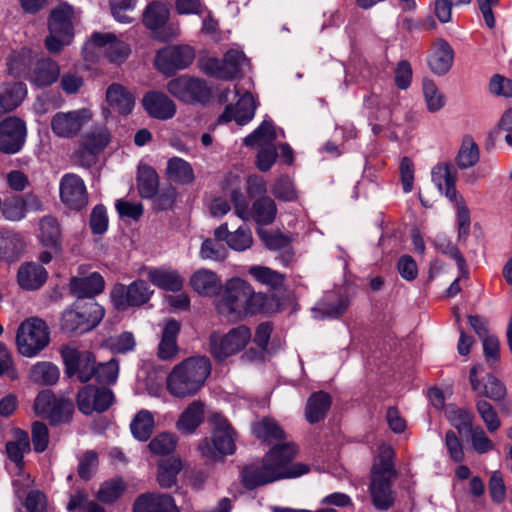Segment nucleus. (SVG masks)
Masks as SVG:
<instances>
[{
    "instance_id": "obj_1",
    "label": "nucleus",
    "mask_w": 512,
    "mask_h": 512,
    "mask_svg": "<svg viewBox=\"0 0 512 512\" xmlns=\"http://www.w3.org/2000/svg\"><path fill=\"white\" fill-rule=\"evenodd\" d=\"M217 301V311L231 322H237L256 314H272L278 311V302L263 292H256L252 285L232 277L223 286Z\"/></svg>"
},
{
    "instance_id": "obj_2",
    "label": "nucleus",
    "mask_w": 512,
    "mask_h": 512,
    "mask_svg": "<svg viewBox=\"0 0 512 512\" xmlns=\"http://www.w3.org/2000/svg\"><path fill=\"white\" fill-rule=\"evenodd\" d=\"M211 364L205 356H194L177 364L166 379L168 392L177 398L196 394L210 375Z\"/></svg>"
},
{
    "instance_id": "obj_3",
    "label": "nucleus",
    "mask_w": 512,
    "mask_h": 512,
    "mask_svg": "<svg viewBox=\"0 0 512 512\" xmlns=\"http://www.w3.org/2000/svg\"><path fill=\"white\" fill-rule=\"evenodd\" d=\"M393 456L392 448L382 447L372 466L368 490L372 505L379 511L389 510L396 501L397 494L392 489V480L396 476Z\"/></svg>"
},
{
    "instance_id": "obj_4",
    "label": "nucleus",
    "mask_w": 512,
    "mask_h": 512,
    "mask_svg": "<svg viewBox=\"0 0 512 512\" xmlns=\"http://www.w3.org/2000/svg\"><path fill=\"white\" fill-rule=\"evenodd\" d=\"M288 476V447L275 445L265 456L261 466L246 467L242 472L245 487L253 489Z\"/></svg>"
},
{
    "instance_id": "obj_5",
    "label": "nucleus",
    "mask_w": 512,
    "mask_h": 512,
    "mask_svg": "<svg viewBox=\"0 0 512 512\" xmlns=\"http://www.w3.org/2000/svg\"><path fill=\"white\" fill-rule=\"evenodd\" d=\"M211 423V438H204L198 445L201 456L207 460H216L218 457L233 454L236 450L233 428L220 415H214Z\"/></svg>"
},
{
    "instance_id": "obj_6",
    "label": "nucleus",
    "mask_w": 512,
    "mask_h": 512,
    "mask_svg": "<svg viewBox=\"0 0 512 512\" xmlns=\"http://www.w3.org/2000/svg\"><path fill=\"white\" fill-rule=\"evenodd\" d=\"M104 316V309L93 299L78 300L61 317V329L68 333H84L93 329Z\"/></svg>"
},
{
    "instance_id": "obj_7",
    "label": "nucleus",
    "mask_w": 512,
    "mask_h": 512,
    "mask_svg": "<svg viewBox=\"0 0 512 512\" xmlns=\"http://www.w3.org/2000/svg\"><path fill=\"white\" fill-rule=\"evenodd\" d=\"M127 43L119 40L112 33H93L83 47V57L86 61L96 62L100 57H106L112 63L124 62L130 54Z\"/></svg>"
},
{
    "instance_id": "obj_8",
    "label": "nucleus",
    "mask_w": 512,
    "mask_h": 512,
    "mask_svg": "<svg viewBox=\"0 0 512 512\" xmlns=\"http://www.w3.org/2000/svg\"><path fill=\"white\" fill-rule=\"evenodd\" d=\"M73 17V8L67 4L59 5L51 12L49 35L45 39V46L50 53H59L71 44L74 37Z\"/></svg>"
},
{
    "instance_id": "obj_9",
    "label": "nucleus",
    "mask_w": 512,
    "mask_h": 512,
    "mask_svg": "<svg viewBox=\"0 0 512 512\" xmlns=\"http://www.w3.org/2000/svg\"><path fill=\"white\" fill-rule=\"evenodd\" d=\"M50 342V332L46 323L37 317L23 321L16 334V343L21 355L37 356Z\"/></svg>"
},
{
    "instance_id": "obj_10",
    "label": "nucleus",
    "mask_w": 512,
    "mask_h": 512,
    "mask_svg": "<svg viewBox=\"0 0 512 512\" xmlns=\"http://www.w3.org/2000/svg\"><path fill=\"white\" fill-rule=\"evenodd\" d=\"M251 331L245 325L230 329L226 334L212 333L210 350L219 361H223L242 351L251 340Z\"/></svg>"
},
{
    "instance_id": "obj_11",
    "label": "nucleus",
    "mask_w": 512,
    "mask_h": 512,
    "mask_svg": "<svg viewBox=\"0 0 512 512\" xmlns=\"http://www.w3.org/2000/svg\"><path fill=\"white\" fill-rule=\"evenodd\" d=\"M92 117L93 114L88 108L57 112L51 118L50 127L57 137L70 139L75 137Z\"/></svg>"
},
{
    "instance_id": "obj_12",
    "label": "nucleus",
    "mask_w": 512,
    "mask_h": 512,
    "mask_svg": "<svg viewBox=\"0 0 512 512\" xmlns=\"http://www.w3.org/2000/svg\"><path fill=\"white\" fill-rule=\"evenodd\" d=\"M14 439L8 441L6 444V452L11 461L15 463V467L18 473V478L13 480L15 487V493L18 497L24 493V489L20 486L29 487L32 483L29 475H25L22 472L23 457L25 453L30 451L29 436L25 431L15 429L13 432Z\"/></svg>"
},
{
    "instance_id": "obj_13",
    "label": "nucleus",
    "mask_w": 512,
    "mask_h": 512,
    "mask_svg": "<svg viewBox=\"0 0 512 512\" xmlns=\"http://www.w3.org/2000/svg\"><path fill=\"white\" fill-rule=\"evenodd\" d=\"M61 356L65 365V373L72 377L77 375L81 382L89 381L95 374V357L89 351L78 350L73 346L61 349Z\"/></svg>"
},
{
    "instance_id": "obj_14",
    "label": "nucleus",
    "mask_w": 512,
    "mask_h": 512,
    "mask_svg": "<svg viewBox=\"0 0 512 512\" xmlns=\"http://www.w3.org/2000/svg\"><path fill=\"white\" fill-rule=\"evenodd\" d=\"M245 61L243 52L231 49L227 51L223 60L212 57L202 59L200 67L204 73L212 77L230 80L240 72Z\"/></svg>"
},
{
    "instance_id": "obj_15",
    "label": "nucleus",
    "mask_w": 512,
    "mask_h": 512,
    "mask_svg": "<svg viewBox=\"0 0 512 512\" xmlns=\"http://www.w3.org/2000/svg\"><path fill=\"white\" fill-rule=\"evenodd\" d=\"M152 294L145 281L137 280L129 285L116 284L111 291V300L117 309L124 310L147 303Z\"/></svg>"
},
{
    "instance_id": "obj_16",
    "label": "nucleus",
    "mask_w": 512,
    "mask_h": 512,
    "mask_svg": "<svg viewBox=\"0 0 512 512\" xmlns=\"http://www.w3.org/2000/svg\"><path fill=\"white\" fill-rule=\"evenodd\" d=\"M167 90L185 103L203 102L209 98L211 93L203 80L189 76H180L170 80Z\"/></svg>"
},
{
    "instance_id": "obj_17",
    "label": "nucleus",
    "mask_w": 512,
    "mask_h": 512,
    "mask_svg": "<svg viewBox=\"0 0 512 512\" xmlns=\"http://www.w3.org/2000/svg\"><path fill=\"white\" fill-rule=\"evenodd\" d=\"M169 9L161 2L150 3L143 13L144 25L153 31L156 38L166 41L179 33L176 25L168 24Z\"/></svg>"
},
{
    "instance_id": "obj_18",
    "label": "nucleus",
    "mask_w": 512,
    "mask_h": 512,
    "mask_svg": "<svg viewBox=\"0 0 512 512\" xmlns=\"http://www.w3.org/2000/svg\"><path fill=\"white\" fill-rule=\"evenodd\" d=\"M194 50L188 45L167 46L157 52L155 65L163 73L188 67L194 60Z\"/></svg>"
},
{
    "instance_id": "obj_19",
    "label": "nucleus",
    "mask_w": 512,
    "mask_h": 512,
    "mask_svg": "<svg viewBox=\"0 0 512 512\" xmlns=\"http://www.w3.org/2000/svg\"><path fill=\"white\" fill-rule=\"evenodd\" d=\"M26 125L18 117H7L0 122V151L15 154L21 150L26 138Z\"/></svg>"
},
{
    "instance_id": "obj_20",
    "label": "nucleus",
    "mask_w": 512,
    "mask_h": 512,
    "mask_svg": "<svg viewBox=\"0 0 512 512\" xmlns=\"http://www.w3.org/2000/svg\"><path fill=\"white\" fill-rule=\"evenodd\" d=\"M113 400L114 396L111 390L87 385L78 392L77 405L83 414L90 415L93 412L107 410Z\"/></svg>"
},
{
    "instance_id": "obj_21",
    "label": "nucleus",
    "mask_w": 512,
    "mask_h": 512,
    "mask_svg": "<svg viewBox=\"0 0 512 512\" xmlns=\"http://www.w3.org/2000/svg\"><path fill=\"white\" fill-rule=\"evenodd\" d=\"M349 304V297L340 289L327 291L313 308L314 318H338L346 312Z\"/></svg>"
},
{
    "instance_id": "obj_22",
    "label": "nucleus",
    "mask_w": 512,
    "mask_h": 512,
    "mask_svg": "<svg viewBox=\"0 0 512 512\" xmlns=\"http://www.w3.org/2000/svg\"><path fill=\"white\" fill-rule=\"evenodd\" d=\"M60 197L72 209L83 208L88 202L84 181L75 174L64 175L60 181Z\"/></svg>"
},
{
    "instance_id": "obj_23",
    "label": "nucleus",
    "mask_w": 512,
    "mask_h": 512,
    "mask_svg": "<svg viewBox=\"0 0 512 512\" xmlns=\"http://www.w3.org/2000/svg\"><path fill=\"white\" fill-rule=\"evenodd\" d=\"M214 237L224 240L229 248L237 252L246 251L253 245L252 231L246 224L230 232L227 223H223L214 230Z\"/></svg>"
},
{
    "instance_id": "obj_24",
    "label": "nucleus",
    "mask_w": 512,
    "mask_h": 512,
    "mask_svg": "<svg viewBox=\"0 0 512 512\" xmlns=\"http://www.w3.org/2000/svg\"><path fill=\"white\" fill-rule=\"evenodd\" d=\"M256 110V102L252 94L245 93L237 102L236 106H226L224 112L219 116L218 123H228L234 120L238 125L243 126L250 122Z\"/></svg>"
},
{
    "instance_id": "obj_25",
    "label": "nucleus",
    "mask_w": 512,
    "mask_h": 512,
    "mask_svg": "<svg viewBox=\"0 0 512 512\" xmlns=\"http://www.w3.org/2000/svg\"><path fill=\"white\" fill-rule=\"evenodd\" d=\"M189 284L195 293L205 297L217 296L224 286L216 272L205 268L196 270L190 276Z\"/></svg>"
},
{
    "instance_id": "obj_26",
    "label": "nucleus",
    "mask_w": 512,
    "mask_h": 512,
    "mask_svg": "<svg viewBox=\"0 0 512 512\" xmlns=\"http://www.w3.org/2000/svg\"><path fill=\"white\" fill-rule=\"evenodd\" d=\"M142 104L147 113L153 118L167 120L176 113L174 102L161 92L152 91L147 93L142 99Z\"/></svg>"
},
{
    "instance_id": "obj_27",
    "label": "nucleus",
    "mask_w": 512,
    "mask_h": 512,
    "mask_svg": "<svg viewBox=\"0 0 512 512\" xmlns=\"http://www.w3.org/2000/svg\"><path fill=\"white\" fill-rule=\"evenodd\" d=\"M133 512H179L173 498L167 494L147 493L137 497Z\"/></svg>"
},
{
    "instance_id": "obj_28",
    "label": "nucleus",
    "mask_w": 512,
    "mask_h": 512,
    "mask_svg": "<svg viewBox=\"0 0 512 512\" xmlns=\"http://www.w3.org/2000/svg\"><path fill=\"white\" fill-rule=\"evenodd\" d=\"M105 99L111 110L125 116L130 114L135 106L134 94L119 83L108 86Z\"/></svg>"
},
{
    "instance_id": "obj_29",
    "label": "nucleus",
    "mask_w": 512,
    "mask_h": 512,
    "mask_svg": "<svg viewBox=\"0 0 512 512\" xmlns=\"http://www.w3.org/2000/svg\"><path fill=\"white\" fill-rule=\"evenodd\" d=\"M60 76L59 64L50 59L44 58L39 60L32 71L29 73L28 80L36 87H48L55 83Z\"/></svg>"
},
{
    "instance_id": "obj_30",
    "label": "nucleus",
    "mask_w": 512,
    "mask_h": 512,
    "mask_svg": "<svg viewBox=\"0 0 512 512\" xmlns=\"http://www.w3.org/2000/svg\"><path fill=\"white\" fill-rule=\"evenodd\" d=\"M181 324L175 319H167L163 322L161 338L158 345V357L162 360H169L178 352L177 336Z\"/></svg>"
},
{
    "instance_id": "obj_31",
    "label": "nucleus",
    "mask_w": 512,
    "mask_h": 512,
    "mask_svg": "<svg viewBox=\"0 0 512 512\" xmlns=\"http://www.w3.org/2000/svg\"><path fill=\"white\" fill-rule=\"evenodd\" d=\"M147 279L156 287L171 292L181 291L184 285V279L178 271L165 267L148 269Z\"/></svg>"
},
{
    "instance_id": "obj_32",
    "label": "nucleus",
    "mask_w": 512,
    "mask_h": 512,
    "mask_svg": "<svg viewBox=\"0 0 512 512\" xmlns=\"http://www.w3.org/2000/svg\"><path fill=\"white\" fill-rule=\"evenodd\" d=\"M453 59L454 51L450 44L444 39H437L433 43L428 59L431 70L438 75H443L450 70Z\"/></svg>"
},
{
    "instance_id": "obj_33",
    "label": "nucleus",
    "mask_w": 512,
    "mask_h": 512,
    "mask_svg": "<svg viewBox=\"0 0 512 512\" xmlns=\"http://www.w3.org/2000/svg\"><path fill=\"white\" fill-rule=\"evenodd\" d=\"M279 132L284 135L283 130L278 131L271 121L264 120L251 134L244 138L243 144L254 149L276 145Z\"/></svg>"
},
{
    "instance_id": "obj_34",
    "label": "nucleus",
    "mask_w": 512,
    "mask_h": 512,
    "mask_svg": "<svg viewBox=\"0 0 512 512\" xmlns=\"http://www.w3.org/2000/svg\"><path fill=\"white\" fill-rule=\"evenodd\" d=\"M332 405L331 396L324 392H314L307 400L305 417L310 424L318 423L325 419Z\"/></svg>"
},
{
    "instance_id": "obj_35",
    "label": "nucleus",
    "mask_w": 512,
    "mask_h": 512,
    "mask_svg": "<svg viewBox=\"0 0 512 512\" xmlns=\"http://www.w3.org/2000/svg\"><path fill=\"white\" fill-rule=\"evenodd\" d=\"M205 407L201 401L191 402L180 414L176 428L182 434H192L204 419Z\"/></svg>"
},
{
    "instance_id": "obj_36",
    "label": "nucleus",
    "mask_w": 512,
    "mask_h": 512,
    "mask_svg": "<svg viewBox=\"0 0 512 512\" xmlns=\"http://www.w3.org/2000/svg\"><path fill=\"white\" fill-rule=\"evenodd\" d=\"M71 291L78 298L93 297L104 289V279L97 273L93 272L88 276L74 277L71 280Z\"/></svg>"
},
{
    "instance_id": "obj_37",
    "label": "nucleus",
    "mask_w": 512,
    "mask_h": 512,
    "mask_svg": "<svg viewBox=\"0 0 512 512\" xmlns=\"http://www.w3.org/2000/svg\"><path fill=\"white\" fill-rule=\"evenodd\" d=\"M27 87L22 82L0 83V107L5 111L16 109L26 98Z\"/></svg>"
},
{
    "instance_id": "obj_38",
    "label": "nucleus",
    "mask_w": 512,
    "mask_h": 512,
    "mask_svg": "<svg viewBox=\"0 0 512 512\" xmlns=\"http://www.w3.org/2000/svg\"><path fill=\"white\" fill-rule=\"evenodd\" d=\"M46 269L36 263H26L18 270V283L25 290H36L46 281Z\"/></svg>"
},
{
    "instance_id": "obj_39",
    "label": "nucleus",
    "mask_w": 512,
    "mask_h": 512,
    "mask_svg": "<svg viewBox=\"0 0 512 512\" xmlns=\"http://www.w3.org/2000/svg\"><path fill=\"white\" fill-rule=\"evenodd\" d=\"M28 377L34 384L52 386L58 382L60 371L52 362L39 361L31 366Z\"/></svg>"
},
{
    "instance_id": "obj_40",
    "label": "nucleus",
    "mask_w": 512,
    "mask_h": 512,
    "mask_svg": "<svg viewBox=\"0 0 512 512\" xmlns=\"http://www.w3.org/2000/svg\"><path fill=\"white\" fill-rule=\"evenodd\" d=\"M248 274L254 281L271 289L282 287L286 280L285 274L279 273L264 265L250 266L248 268Z\"/></svg>"
},
{
    "instance_id": "obj_41",
    "label": "nucleus",
    "mask_w": 512,
    "mask_h": 512,
    "mask_svg": "<svg viewBox=\"0 0 512 512\" xmlns=\"http://www.w3.org/2000/svg\"><path fill=\"white\" fill-rule=\"evenodd\" d=\"M111 136L108 129L103 126H95L82 137V146L90 154L101 152L110 142Z\"/></svg>"
},
{
    "instance_id": "obj_42",
    "label": "nucleus",
    "mask_w": 512,
    "mask_h": 512,
    "mask_svg": "<svg viewBox=\"0 0 512 512\" xmlns=\"http://www.w3.org/2000/svg\"><path fill=\"white\" fill-rule=\"evenodd\" d=\"M182 469L180 458L171 457L161 461L158 465L157 481L163 488H171L176 484L177 475Z\"/></svg>"
},
{
    "instance_id": "obj_43",
    "label": "nucleus",
    "mask_w": 512,
    "mask_h": 512,
    "mask_svg": "<svg viewBox=\"0 0 512 512\" xmlns=\"http://www.w3.org/2000/svg\"><path fill=\"white\" fill-rule=\"evenodd\" d=\"M166 174L169 180L180 184H190L194 180V172L191 165L179 157L171 158L168 161Z\"/></svg>"
},
{
    "instance_id": "obj_44",
    "label": "nucleus",
    "mask_w": 512,
    "mask_h": 512,
    "mask_svg": "<svg viewBox=\"0 0 512 512\" xmlns=\"http://www.w3.org/2000/svg\"><path fill=\"white\" fill-rule=\"evenodd\" d=\"M34 56V52L27 47L12 51L7 59L8 73L15 77L24 75Z\"/></svg>"
},
{
    "instance_id": "obj_45",
    "label": "nucleus",
    "mask_w": 512,
    "mask_h": 512,
    "mask_svg": "<svg viewBox=\"0 0 512 512\" xmlns=\"http://www.w3.org/2000/svg\"><path fill=\"white\" fill-rule=\"evenodd\" d=\"M126 489L127 484L122 478H111L100 485L96 496L100 502L111 504L120 499Z\"/></svg>"
},
{
    "instance_id": "obj_46",
    "label": "nucleus",
    "mask_w": 512,
    "mask_h": 512,
    "mask_svg": "<svg viewBox=\"0 0 512 512\" xmlns=\"http://www.w3.org/2000/svg\"><path fill=\"white\" fill-rule=\"evenodd\" d=\"M155 421L153 414L148 410H140L130 424V430L134 438L146 441L153 432Z\"/></svg>"
},
{
    "instance_id": "obj_47",
    "label": "nucleus",
    "mask_w": 512,
    "mask_h": 512,
    "mask_svg": "<svg viewBox=\"0 0 512 512\" xmlns=\"http://www.w3.org/2000/svg\"><path fill=\"white\" fill-rule=\"evenodd\" d=\"M39 239L43 246L57 250L60 244V228L55 218L45 216L39 223Z\"/></svg>"
},
{
    "instance_id": "obj_48",
    "label": "nucleus",
    "mask_w": 512,
    "mask_h": 512,
    "mask_svg": "<svg viewBox=\"0 0 512 512\" xmlns=\"http://www.w3.org/2000/svg\"><path fill=\"white\" fill-rule=\"evenodd\" d=\"M434 247L442 254L450 256L456 261L459 272L464 277H468V268L463 255L459 249L444 235H437L433 239Z\"/></svg>"
},
{
    "instance_id": "obj_49",
    "label": "nucleus",
    "mask_w": 512,
    "mask_h": 512,
    "mask_svg": "<svg viewBox=\"0 0 512 512\" xmlns=\"http://www.w3.org/2000/svg\"><path fill=\"white\" fill-rule=\"evenodd\" d=\"M445 416L459 433L469 432L473 428L474 416L470 411L463 410L454 405H448L445 410Z\"/></svg>"
},
{
    "instance_id": "obj_50",
    "label": "nucleus",
    "mask_w": 512,
    "mask_h": 512,
    "mask_svg": "<svg viewBox=\"0 0 512 512\" xmlns=\"http://www.w3.org/2000/svg\"><path fill=\"white\" fill-rule=\"evenodd\" d=\"M479 161V149L471 137H465L461 148L456 157V163L459 168L467 169L474 166Z\"/></svg>"
},
{
    "instance_id": "obj_51",
    "label": "nucleus",
    "mask_w": 512,
    "mask_h": 512,
    "mask_svg": "<svg viewBox=\"0 0 512 512\" xmlns=\"http://www.w3.org/2000/svg\"><path fill=\"white\" fill-rule=\"evenodd\" d=\"M158 188V176L154 169L143 166L138 172V190L142 197L151 198Z\"/></svg>"
},
{
    "instance_id": "obj_52",
    "label": "nucleus",
    "mask_w": 512,
    "mask_h": 512,
    "mask_svg": "<svg viewBox=\"0 0 512 512\" xmlns=\"http://www.w3.org/2000/svg\"><path fill=\"white\" fill-rule=\"evenodd\" d=\"M423 95L429 112L435 113L445 106V96L430 79L423 80Z\"/></svg>"
},
{
    "instance_id": "obj_53",
    "label": "nucleus",
    "mask_w": 512,
    "mask_h": 512,
    "mask_svg": "<svg viewBox=\"0 0 512 512\" xmlns=\"http://www.w3.org/2000/svg\"><path fill=\"white\" fill-rule=\"evenodd\" d=\"M276 216V205L271 198L262 197L253 204V217L260 225L271 223Z\"/></svg>"
},
{
    "instance_id": "obj_54",
    "label": "nucleus",
    "mask_w": 512,
    "mask_h": 512,
    "mask_svg": "<svg viewBox=\"0 0 512 512\" xmlns=\"http://www.w3.org/2000/svg\"><path fill=\"white\" fill-rule=\"evenodd\" d=\"M254 435L265 442H272L283 436V431L270 419H264L253 425Z\"/></svg>"
},
{
    "instance_id": "obj_55",
    "label": "nucleus",
    "mask_w": 512,
    "mask_h": 512,
    "mask_svg": "<svg viewBox=\"0 0 512 512\" xmlns=\"http://www.w3.org/2000/svg\"><path fill=\"white\" fill-rule=\"evenodd\" d=\"M177 445V437L168 432H162L154 437L149 443V449L157 455H166L173 452Z\"/></svg>"
},
{
    "instance_id": "obj_56",
    "label": "nucleus",
    "mask_w": 512,
    "mask_h": 512,
    "mask_svg": "<svg viewBox=\"0 0 512 512\" xmlns=\"http://www.w3.org/2000/svg\"><path fill=\"white\" fill-rule=\"evenodd\" d=\"M476 409L489 432L493 433L500 428L501 421L490 403L479 400L476 403Z\"/></svg>"
},
{
    "instance_id": "obj_57",
    "label": "nucleus",
    "mask_w": 512,
    "mask_h": 512,
    "mask_svg": "<svg viewBox=\"0 0 512 512\" xmlns=\"http://www.w3.org/2000/svg\"><path fill=\"white\" fill-rule=\"evenodd\" d=\"M3 216L10 221H19L25 217V203L20 196L6 199L1 208Z\"/></svg>"
},
{
    "instance_id": "obj_58",
    "label": "nucleus",
    "mask_w": 512,
    "mask_h": 512,
    "mask_svg": "<svg viewBox=\"0 0 512 512\" xmlns=\"http://www.w3.org/2000/svg\"><path fill=\"white\" fill-rule=\"evenodd\" d=\"M432 181L442 192L447 184L456 182V170L450 164H438L432 170Z\"/></svg>"
},
{
    "instance_id": "obj_59",
    "label": "nucleus",
    "mask_w": 512,
    "mask_h": 512,
    "mask_svg": "<svg viewBox=\"0 0 512 512\" xmlns=\"http://www.w3.org/2000/svg\"><path fill=\"white\" fill-rule=\"evenodd\" d=\"M219 240L205 239L202 242L199 255L204 260L221 261L226 258L227 251L225 247L218 242Z\"/></svg>"
},
{
    "instance_id": "obj_60",
    "label": "nucleus",
    "mask_w": 512,
    "mask_h": 512,
    "mask_svg": "<svg viewBox=\"0 0 512 512\" xmlns=\"http://www.w3.org/2000/svg\"><path fill=\"white\" fill-rule=\"evenodd\" d=\"M137 0H110V7L113 17L120 23L132 22L129 12L136 7Z\"/></svg>"
},
{
    "instance_id": "obj_61",
    "label": "nucleus",
    "mask_w": 512,
    "mask_h": 512,
    "mask_svg": "<svg viewBox=\"0 0 512 512\" xmlns=\"http://www.w3.org/2000/svg\"><path fill=\"white\" fill-rule=\"evenodd\" d=\"M106 346L115 353H126L135 348L136 341L132 333L123 332L120 335L107 339Z\"/></svg>"
},
{
    "instance_id": "obj_62",
    "label": "nucleus",
    "mask_w": 512,
    "mask_h": 512,
    "mask_svg": "<svg viewBox=\"0 0 512 512\" xmlns=\"http://www.w3.org/2000/svg\"><path fill=\"white\" fill-rule=\"evenodd\" d=\"M73 410L72 402L60 398L56 401L47 419H49L52 424L68 422L72 417Z\"/></svg>"
},
{
    "instance_id": "obj_63",
    "label": "nucleus",
    "mask_w": 512,
    "mask_h": 512,
    "mask_svg": "<svg viewBox=\"0 0 512 512\" xmlns=\"http://www.w3.org/2000/svg\"><path fill=\"white\" fill-rule=\"evenodd\" d=\"M118 373V362L115 359H111L107 363L99 364L95 367L94 376L101 383L111 384L117 380Z\"/></svg>"
},
{
    "instance_id": "obj_64",
    "label": "nucleus",
    "mask_w": 512,
    "mask_h": 512,
    "mask_svg": "<svg viewBox=\"0 0 512 512\" xmlns=\"http://www.w3.org/2000/svg\"><path fill=\"white\" fill-rule=\"evenodd\" d=\"M57 400L58 398H56L51 391H41L35 399V413L41 417L47 418L49 414H51Z\"/></svg>"
}]
</instances>
